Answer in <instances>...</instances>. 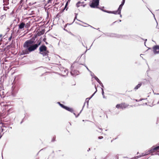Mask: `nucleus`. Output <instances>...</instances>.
<instances>
[{"instance_id": "412c9836", "label": "nucleus", "mask_w": 159, "mask_h": 159, "mask_svg": "<svg viewBox=\"0 0 159 159\" xmlns=\"http://www.w3.org/2000/svg\"><path fill=\"white\" fill-rule=\"evenodd\" d=\"M2 84H0V92L2 89H3V88L2 87Z\"/></svg>"}, {"instance_id": "69168bd1", "label": "nucleus", "mask_w": 159, "mask_h": 159, "mask_svg": "<svg viewBox=\"0 0 159 159\" xmlns=\"http://www.w3.org/2000/svg\"><path fill=\"white\" fill-rule=\"evenodd\" d=\"M99 129H100V130H102V129H101V128H100Z\"/></svg>"}, {"instance_id": "5fc2aeb1", "label": "nucleus", "mask_w": 159, "mask_h": 159, "mask_svg": "<svg viewBox=\"0 0 159 159\" xmlns=\"http://www.w3.org/2000/svg\"><path fill=\"white\" fill-rule=\"evenodd\" d=\"M1 124H2V125L3 124L2 123H0V125H1Z\"/></svg>"}, {"instance_id": "4be33fe9", "label": "nucleus", "mask_w": 159, "mask_h": 159, "mask_svg": "<svg viewBox=\"0 0 159 159\" xmlns=\"http://www.w3.org/2000/svg\"><path fill=\"white\" fill-rule=\"evenodd\" d=\"M78 40L79 41V42H81V43H82V45L83 46L85 47V46H84V45L83 42L81 41V38L80 37V38L78 39Z\"/></svg>"}, {"instance_id": "4468645a", "label": "nucleus", "mask_w": 159, "mask_h": 159, "mask_svg": "<svg viewBox=\"0 0 159 159\" xmlns=\"http://www.w3.org/2000/svg\"><path fill=\"white\" fill-rule=\"evenodd\" d=\"M84 3V2L79 1L76 4V6L77 7H79L80 6H82L83 3Z\"/></svg>"}, {"instance_id": "09e8293b", "label": "nucleus", "mask_w": 159, "mask_h": 159, "mask_svg": "<svg viewBox=\"0 0 159 159\" xmlns=\"http://www.w3.org/2000/svg\"><path fill=\"white\" fill-rule=\"evenodd\" d=\"M142 100H143V99H140L139 100V101H142Z\"/></svg>"}, {"instance_id": "4d7b16f0", "label": "nucleus", "mask_w": 159, "mask_h": 159, "mask_svg": "<svg viewBox=\"0 0 159 159\" xmlns=\"http://www.w3.org/2000/svg\"><path fill=\"white\" fill-rule=\"evenodd\" d=\"M22 122H23V121H21V122H20V124H21V123H22Z\"/></svg>"}, {"instance_id": "774afa93", "label": "nucleus", "mask_w": 159, "mask_h": 159, "mask_svg": "<svg viewBox=\"0 0 159 159\" xmlns=\"http://www.w3.org/2000/svg\"><path fill=\"white\" fill-rule=\"evenodd\" d=\"M84 6H85V5H83V7H84Z\"/></svg>"}, {"instance_id": "ea45409f", "label": "nucleus", "mask_w": 159, "mask_h": 159, "mask_svg": "<svg viewBox=\"0 0 159 159\" xmlns=\"http://www.w3.org/2000/svg\"><path fill=\"white\" fill-rule=\"evenodd\" d=\"M86 68L88 70H89V71H90V72L91 71L89 70V69H88V68L86 66Z\"/></svg>"}, {"instance_id": "bb28decb", "label": "nucleus", "mask_w": 159, "mask_h": 159, "mask_svg": "<svg viewBox=\"0 0 159 159\" xmlns=\"http://www.w3.org/2000/svg\"><path fill=\"white\" fill-rule=\"evenodd\" d=\"M107 13H112V11H107Z\"/></svg>"}, {"instance_id": "72a5a7b5", "label": "nucleus", "mask_w": 159, "mask_h": 159, "mask_svg": "<svg viewBox=\"0 0 159 159\" xmlns=\"http://www.w3.org/2000/svg\"><path fill=\"white\" fill-rule=\"evenodd\" d=\"M102 11H103L104 12H107V11L106 10H102Z\"/></svg>"}, {"instance_id": "3c124183", "label": "nucleus", "mask_w": 159, "mask_h": 159, "mask_svg": "<svg viewBox=\"0 0 159 159\" xmlns=\"http://www.w3.org/2000/svg\"><path fill=\"white\" fill-rule=\"evenodd\" d=\"M133 106H134L133 105H130V106L131 107H132Z\"/></svg>"}, {"instance_id": "37998d69", "label": "nucleus", "mask_w": 159, "mask_h": 159, "mask_svg": "<svg viewBox=\"0 0 159 159\" xmlns=\"http://www.w3.org/2000/svg\"><path fill=\"white\" fill-rule=\"evenodd\" d=\"M57 103L59 105H60V104H61V103L59 102H57Z\"/></svg>"}, {"instance_id": "de8ad7c7", "label": "nucleus", "mask_w": 159, "mask_h": 159, "mask_svg": "<svg viewBox=\"0 0 159 159\" xmlns=\"http://www.w3.org/2000/svg\"><path fill=\"white\" fill-rule=\"evenodd\" d=\"M120 17H122V15L121 14H120Z\"/></svg>"}, {"instance_id": "603ef678", "label": "nucleus", "mask_w": 159, "mask_h": 159, "mask_svg": "<svg viewBox=\"0 0 159 159\" xmlns=\"http://www.w3.org/2000/svg\"><path fill=\"white\" fill-rule=\"evenodd\" d=\"M136 100V102H138V100L136 99V100Z\"/></svg>"}, {"instance_id": "49530a36", "label": "nucleus", "mask_w": 159, "mask_h": 159, "mask_svg": "<svg viewBox=\"0 0 159 159\" xmlns=\"http://www.w3.org/2000/svg\"><path fill=\"white\" fill-rule=\"evenodd\" d=\"M85 102L84 103V106H83V107H84V105H85Z\"/></svg>"}, {"instance_id": "58836bf2", "label": "nucleus", "mask_w": 159, "mask_h": 159, "mask_svg": "<svg viewBox=\"0 0 159 159\" xmlns=\"http://www.w3.org/2000/svg\"><path fill=\"white\" fill-rule=\"evenodd\" d=\"M68 24H66V25H65V26H64V27H65V28H66V27L67 26V25Z\"/></svg>"}, {"instance_id": "7ed1b4c3", "label": "nucleus", "mask_w": 159, "mask_h": 159, "mask_svg": "<svg viewBox=\"0 0 159 159\" xmlns=\"http://www.w3.org/2000/svg\"><path fill=\"white\" fill-rule=\"evenodd\" d=\"M99 2L96 0H93L92 2L90 4V6L93 8H98Z\"/></svg>"}, {"instance_id": "9b49d317", "label": "nucleus", "mask_w": 159, "mask_h": 159, "mask_svg": "<svg viewBox=\"0 0 159 159\" xmlns=\"http://www.w3.org/2000/svg\"><path fill=\"white\" fill-rule=\"evenodd\" d=\"M19 29H23L25 26V24L24 23L22 22L19 25Z\"/></svg>"}, {"instance_id": "f704fd0d", "label": "nucleus", "mask_w": 159, "mask_h": 159, "mask_svg": "<svg viewBox=\"0 0 159 159\" xmlns=\"http://www.w3.org/2000/svg\"><path fill=\"white\" fill-rule=\"evenodd\" d=\"M74 113V115H75L76 117H77L79 115V114H78L77 116H76V115H75V113Z\"/></svg>"}, {"instance_id": "393cba45", "label": "nucleus", "mask_w": 159, "mask_h": 159, "mask_svg": "<svg viewBox=\"0 0 159 159\" xmlns=\"http://www.w3.org/2000/svg\"><path fill=\"white\" fill-rule=\"evenodd\" d=\"M4 106L5 107V108H7V107H8L9 106H11L9 105H4Z\"/></svg>"}, {"instance_id": "6e6d98bb", "label": "nucleus", "mask_w": 159, "mask_h": 159, "mask_svg": "<svg viewBox=\"0 0 159 159\" xmlns=\"http://www.w3.org/2000/svg\"><path fill=\"white\" fill-rule=\"evenodd\" d=\"M2 36V35L1 34L0 35V37H1Z\"/></svg>"}, {"instance_id": "9d476101", "label": "nucleus", "mask_w": 159, "mask_h": 159, "mask_svg": "<svg viewBox=\"0 0 159 159\" xmlns=\"http://www.w3.org/2000/svg\"><path fill=\"white\" fill-rule=\"evenodd\" d=\"M125 1L122 0V1L121 2V4L119 6V7L118 8V11H121V10L122 9V7L124 5L125 3Z\"/></svg>"}, {"instance_id": "cd10ccee", "label": "nucleus", "mask_w": 159, "mask_h": 159, "mask_svg": "<svg viewBox=\"0 0 159 159\" xmlns=\"http://www.w3.org/2000/svg\"><path fill=\"white\" fill-rule=\"evenodd\" d=\"M52 0H48V3H51V1H52Z\"/></svg>"}, {"instance_id": "423d86ee", "label": "nucleus", "mask_w": 159, "mask_h": 159, "mask_svg": "<svg viewBox=\"0 0 159 159\" xmlns=\"http://www.w3.org/2000/svg\"><path fill=\"white\" fill-rule=\"evenodd\" d=\"M79 72L77 70H71L70 73L71 75L73 76H75L79 74Z\"/></svg>"}, {"instance_id": "20e7f679", "label": "nucleus", "mask_w": 159, "mask_h": 159, "mask_svg": "<svg viewBox=\"0 0 159 159\" xmlns=\"http://www.w3.org/2000/svg\"><path fill=\"white\" fill-rule=\"evenodd\" d=\"M129 105L128 104L125 103H122L120 104H118L116 106V107L117 108H121L122 109L127 108Z\"/></svg>"}, {"instance_id": "c9c22d12", "label": "nucleus", "mask_w": 159, "mask_h": 159, "mask_svg": "<svg viewBox=\"0 0 159 159\" xmlns=\"http://www.w3.org/2000/svg\"><path fill=\"white\" fill-rule=\"evenodd\" d=\"M99 84L101 85V86L102 87H103H103H104V86H103V84H102V83H101V84Z\"/></svg>"}, {"instance_id": "f8f14e48", "label": "nucleus", "mask_w": 159, "mask_h": 159, "mask_svg": "<svg viewBox=\"0 0 159 159\" xmlns=\"http://www.w3.org/2000/svg\"><path fill=\"white\" fill-rule=\"evenodd\" d=\"M116 157L112 156H110L106 157L103 159H116Z\"/></svg>"}, {"instance_id": "7c9ffc66", "label": "nucleus", "mask_w": 159, "mask_h": 159, "mask_svg": "<svg viewBox=\"0 0 159 159\" xmlns=\"http://www.w3.org/2000/svg\"><path fill=\"white\" fill-rule=\"evenodd\" d=\"M11 39H12V36H11L9 38L8 40L10 41L11 40Z\"/></svg>"}, {"instance_id": "c756f323", "label": "nucleus", "mask_w": 159, "mask_h": 159, "mask_svg": "<svg viewBox=\"0 0 159 159\" xmlns=\"http://www.w3.org/2000/svg\"><path fill=\"white\" fill-rule=\"evenodd\" d=\"M75 18H74V21L75 20V19H76V18H77V15L78 14H77V13H75Z\"/></svg>"}, {"instance_id": "2f4dec72", "label": "nucleus", "mask_w": 159, "mask_h": 159, "mask_svg": "<svg viewBox=\"0 0 159 159\" xmlns=\"http://www.w3.org/2000/svg\"><path fill=\"white\" fill-rule=\"evenodd\" d=\"M103 138L102 136H99L98 137V138L99 139H102Z\"/></svg>"}, {"instance_id": "a18cd8bd", "label": "nucleus", "mask_w": 159, "mask_h": 159, "mask_svg": "<svg viewBox=\"0 0 159 159\" xmlns=\"http://www.w3.org/2000/svg\"><path fill=\"white\" fill-rule=\"evenodd\" d=\"M67 5V3H66V5H65V8H66V7Z\"/></svg>"}, {"instance_id": "8fccbe9b", "label": "nucleus", "mask_w": 159, "mask_h": 159, "mask_svg": "<svg viewBox=\"0 0 159 159\" xmlns=\"http://www.w3.org/2000/svg\"><path fill=\"white\" fill-rule=\"evenodd\" d=\"M4 1H8L9 0H4Z\"/></svg>"}, {"instance_id": "052dcab7", "label": "nucleus", "mask_w": 159, "mask_h": 159, "mask_svg": "<svg viewBox=\"0 0 159 159\" xmlns=\"http://www.w3.org/2000/svg\"><path fill=\"white\" fill-rule=\"evenodd\" d=\"M157 104H159V101L157 102Z\"/></svg>"}, {"instance_id": "680f3d73", "label": "nucleus", "mask_w": 159, "mask_h": 159, "mask_svg": "<svg viewBox=\"0 0 159 159\" xmlns=\"http://www.w3.org/2000/svg\"><path fill=\"white\" fill-rule=\"evenodd\" d=\"M156 94L159 95V93H157Z\"/></svg>"}, {"instance_id": "a878e982", "label": "nucleus", "mask_w": 159, "mask_h": 159, "mask_svg": "<svg viewBox=\"0 0 159 159\" xmlns=\"http://www.w3.org/2000/svg\"><path fill=\"white\" fill-rule=\"evenodd\" d=\"M102 89V96H103V94H104V92L103 89L102 88L101 89Z\"/></svg>"}, {"instance_id": "f03ea898", "label": "nucleus", "mask_w": 159, "mask_h": 159, "mask_svg": "<svg viewBox=\"0 0 159 159\" xmlns=\"http://www.w3.org/2000/svg\"><path fill=\"white\" fill-rule=\"evenodd\" d=\"M40 52L39 53L42 54L43 56H47L48 55L49 52L47 50V47L44 45H42L39 48Z\"/></svg>"}, {"instance_id": "ddd939ff", "label": "nucleus", "mask_w": 159, "mask_h": 159, "mask_svg": "<svg viewBox=\"0 0 159 159\" xmlns=\"http://www.w3.org/2000/svg\"><path fill=\"white\" fill-rule=\"evenodd\" d=\"M97 90L96 89V91L93 93L90 98H87L86 99L85 101H86L87 106H88L89 100L91 99L94 95L95 93L97 92Z\"/></svg>"}, {"instance_id": "1a4fd4ad", "label": "nucleus", "mask_w": 159, "mask_h": 159, "mask_svg": "<svg viewBox=\"0 0 159 159\" xmlns=\"http://www.w3.org/2000/svg\"><path fill=\"white\" fill-rule=\"evenodd\" d=\"M149 152V150L148 151V152H146L145 153H142L141 155H140V156H136V157H135V158H136V159H137L138 158H139V157H143V156H144L145 155H147L149 153H150V152Z\"/></svg>"}, {"instance_id": "0e129e2a", "label": "nucleus", "mask_w": 159, "mask_h": 159, "mask_svg": "<svg viewBox=\"0 0 159 159\" xmlns=\"http://www.w3.org/2000/svg\"><path fill=\"white\" fill-rule=\"evenodd\" d=\"M46 44H48V43H47V42H46Z\"/></svg>"}, {"instance_id": "79ce46f5", "label": "nucleus", "mask_w": 159, "mask_h": 159, "mask_svg": "<svg viewBox=\"0 0 159 159\" xmlns=\"http://www.w3.org/2000/svg\"><path fill=\"white\" fill-rule=\"evenodd\" d=\"M103 98H105V96H104V94H103Z\"/></svg>"}, {"instance_id": "f257e3e1", "label": "nucleus", "mask_w": 159, "mask_h": 159, "mask_svg": "<svg viewBox=\"0 0 159 159\" xmlns=\"http://www.w3.org/2000/svg\"><path fill=\"white\" fill-rule=\"evenodd\" d=\"M34 43V41L31 40H27L25 42L24 44V47L26 49L23 50V54H28L29 52L36 49L40 44L41 42L40 41H38L36 44L32 45Z\"/></svg>"}, {"instance_id": "0eeeda50", "label": "nucleus", "mask_w": 159, "mask_h": 159, "mask_svg": "<svg viewBox=\"0 0 159 159\" xmlns=\"http://www.w3.org/2000/svg\"><path fill=\"white\" fill-rule=\"evenodd\" d=\"M107 35L108 36L115 37L119 38H121L122 37V36L120 35L116 34L113 33L109 34H107Z\"/></svg>"}, {"instance_id": "aec40b11", "label": "nucleus", "mask_w": 159, "mask_h": 159, "mask_svg": "<svg viewBox=\"0 0 159 159\" xmlns=\"http://www.w3.org/2000/svg\"><path fill=\"white\" fill-rule=\"evenodd\" d=\"M60 106L61 107H62V108H64L65 109V107H66V106H64V105H63V104H60Z\"/></svg>"}, {"instance_id": "6ab92c4d", "label": "nucleus", "mask_w": 159, "mask_h": 159, "mask_svg": "<svg viewBox=\"0 0 159 159\" xmlns=\"http://www.w3.org/2000/svg\"><path fill=\"white\" fill-rule=\"evenodd\" d=\"M43 33L42 32L40 31L37 34L38 36H40V35H41L42 34H43Z\"/></svg>"}, {"instance_id": "6e6552de", "label": "nucleus", "mask_w": 159, "mask_h": 159, "mask_svg": "<svg viewBox=\"0 0 159 159\" xmlns=\"http://www.w3.org/2000/svg\"><path fill=\"white\" fill-rule=\"evenodd\" d=\"M159 149V146L155 147H152L151 150H149V152H155Z\"/></svg>"}, {"instance_id": "338daca9", "label": "nucleus", "mask_w": 159, "mask_h": 159, "mask_svg": "<svg viewBox=\"0 0 159 159\" xmlns=\"http://www.w3.org/2000/svg\"><path fill=\"white\" fill-rule=\"evenodd\" d=\"M116 22V21H115L113 23H115Z\"/></svg>"}, {"instance_id": "864d4df0", "label": "nucleus", "mask_w": 159, "mask_h": 159, "mask_svg": "<svg viewBox=\"0 0 159 159\" xmlns=\"http://www.w3.org/2000/svg\"><path fill=\"white\" fill-rule=\"evenodd\" d=\"M90 150V148H89V150H88V151H89Z\"/></svg>"}, {"instance_id": "4c0bfd02", "label": "nucleus", "mask_w": 159, "mask_h": 159, "mask_svg": "<svg viewBox=\"0 0 159 159\" xmlns=\"http://www.w3.org/2000/svg\"><path fill=\"white\" fill-rule=\"evenodd\" d=\"M104 8V7H102L101 8H99L102 11V10H103L102 9L103 8Z\"/></svg>"}, {"instance_id": "473e14b6", "label": "nucleus", "mask_w": 159, "mask_h": 159, "mask_svg": "<svg viewBox=\"0 0 159 159\" xmlns=\"http://www.w3.org/2000/svg\"><path fill=\"white\" fill-rule=\"evenodd\" d=\"M68 32V33H69L71 35H73V36H74V34H73L72 33H71V32Z\"/></svg>"}, {"instance_id": "b1692460", "label": "nucleus", "mask_w": 159, "mask_h": 159, "mask_svg": "<svg viewBox=\"0 0 159 159\" xmlns=\"http://www.w3.org/2000/svg\"><path fill=\"white\" fill-rule=\"evenodd\" d=\"M90 75L92 76H94H94H95L94 74L92 73L91 71H90Z\"/></svg>"}, {"instance_id": "dca6fc26", "label": "nucleus", "mask_w": 159, "mask_h": 159, "mask_svg": "<svg viewBox=\"0 0 159 159\" xmlns=\"http://www.w3.org/2000/svg\"><path fill=\"white\" fill-rule=\"evenodd\" d=\"M142 85V83H139L134 88V89L135 90L138 89Z\"/></svg>"}, {"instance_id": "bf43d9fd", "label": "nucleus", "mask_w": 159, "mask_h": 159, "mask_svg": "<svg viewBox=\"0 0 159 159\" xmlns=\"http://www.w3.org/2000/svg\"><path fill=\"white\" fill-rule=\"evenodd\" d=\"M96 1H97L99 2V0H96Z\"/></svg>"}, {"instance_id": "a211bd4d", "label": "nucleus", "mask_w": 159, "mask_h": 159, "mask_svg": "<svg viewBox=\"0 0 159 159\" xmlns=\"http://www.w3.org/2000/svg\"><path fill=\"white\" fill-rule=\"evenodd\" d=\"M94 78L99 84H101V81L99 80L97 77L96 76H94Z\"/></svg>"}, {"instance_id": "a19ab883", "label": "nucleus", "mask_w": 159, "mask_h": 159, "mask_svg": "<svg viewBox=\"0 0 159 159\" xmlns=\"http://www.w3.org/2000/svg\"><path fill=\"white\" fill-rule=\"evenodd\" d=\"M64 30L67 32H68V31L66 29H65V28L64 29Z\"/></svg>"}, {"instance_id": "c03bdc74", "label": "nucleus", "mask_w": 159, "mask_h": 159, "mask_svg": "<svg viewBox=\"0 0 159 159\" xmlns=\"http://www.w3.org/2000/svg\"><path fill=\"white\" fill-rule=\"evenodd\" d=\"M47 57L48 58V60L49 61L50 60V58H49V57L48 56Z\"/></svg>"}, {"instance_id": "5701e85b", "label": "nucleus", "mask_w": 159, "mask_h": 159, "mask_svg": "<svg viewBox=\"0 0 159 159\" xmlns=\"http://www.w3.org/2000/svg\"><path fill=\"white\" fill-rule=\"evenodd\" d=\"M64 72L66 75H67L68 72L67 70H66V69H65L64 70Z\"/></svg>"}, {"instance_id": "f3484780", "label": "nucleus", "mask_w": 159, "mask_h": 159, "mask_svg": "<svg viewBox=\"0 0 159 159\" xmlns=\"http://www.w3.org/2000/svg\"><path fill=\"white\" fill-rule=\"evenodd\" d=\"M121 13V11H118V8L117 10L116 11H112V14H120Z\"/></svg>"}, {"instance_id": "e2e57ef3", "label": "nucleus", "mask_w": 159, "mask_h": 159, "mask_svg": "<svg viewBox=\"0 0 159 159\" xmlns=\"http://www.w3.org/2000/svg\"><path fill=\"white\" fill-rule=\"evenodd\" d=\"M147 40V39H146L145 40V41H146Z\"/></svg>"}, {"instance_id": "c85d7f7f", "label": "nucleus", "mask_w": 159, "mask_h": 159, "mask_svg": "<svg viewBox=\"0 0 159 159\" xmlns=\"http://www.w3.org/2000/svg\"><path fill=\"white\" fill-rule=\"evenodd\" d=\"M55 137H53L52 140V142H54L55 141Z\"/></svg>"}, {"instance_id": "39448f33", "label": "nucleus", "mask_w": 159, "mask_h": 159, "mask_svg": "<svg viewBox=\"0 0 159 159\" xmlns=\"http://www.w3.org/2000/svg\"><path fill=\"white\" fill-rule=\"evenodd\" d=\"M154 53L155 54H159V45H156L153 47Z\"/></svg>"}, {"instance_id": "e433bc0d", "label": "nucleus", "mask_w": 159, "mask_h": 159, "mask_svg": "<svg viewBox=\"0 0 159 159\" xmlns=\"http://www.w3.org/2000/svg\"><path fill=\"white\" fill-rule=\"evenodd\" d=\"M23 1V0H20V3L21 4Z\"/></svg>"}, {"instance_id": "13d9d810", "label": "nucleus", "mask_w": 159, "mask_h": 159, "mask_svg": "<svg viewBox=\"0 0 159 159\" xmlns=\"http://www.w3.org/2000/svg\"><path fill=\"white\" fill-rule=\"evenodd\" d=\"M121 20H119V21H120V22H121Z\"/></svg>"}, {"instance_id": "2eb2a0df", "label": "nucleus", "mask_w": 159, "mask_h": 159, "mask_svg": "<svg viewBox=\"0 0 159 159\" xmlns=\"http://www.w3.org/2000/svg\"><path fill=\"white\" fill-rule=\"evenodd\" d=\"M65 109L66 110L69 111L71 112H73V110L72 108H70L69 107H66Z\"/></svg>"}]
</instances>
